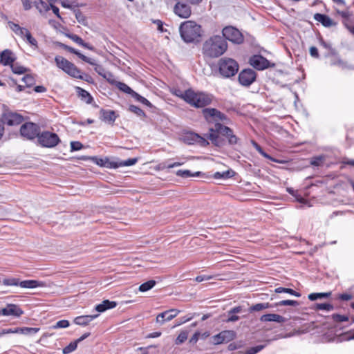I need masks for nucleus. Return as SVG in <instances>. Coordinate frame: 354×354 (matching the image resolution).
Instances as JSON below:
<instances>
[{
	"instance_id": "obj_1",
	"label": "nucleus",
	"mask_w": 354,
	"mask_h": 354,
	"mask_svg": "<svg viewBox=\"0 0 354 354\" xmlns=\"http://www.w3.org/2000/svg\"><path fill=\"white\" fill-rule=\"evenodd\" d=\"M220 136L225 137L228 145L231 146L239 144L240 141V139L234 133L233 130L223 124H217L216 128H209V133L206 135V137L214 145L222 147L225 145L226 142Z\"/></svg>"
},
{
	"instance_id": "obj_2",
	"label": "nucleus",
	"mask_w": 354,
	"mask_h": 354,
	"mask_svg": "<svg viewBox=\"0 0 354 354\" xmlns=\"http://www.w3.org/2000/svg\"><path fill=\"white\" fill-rule=\"evenodd\" d=\"M227 49V43L225 39L219 35H214L206 40L203 45L204 55L216 58L222 55Z\"/></svg>"
},
{
	"instance_id": "obj_3",
	"label": "nucleus",
	"mask_w": 354,
	"mask_h": 354,
	"mask_svg": "<svg viewBox=\"0 0 354 354\" xmlns=\"http://www.w3.org/2000/svg\"><path fill=\"white\" fill-rule=\"evenodd\" d=\"M187 103L196 108H203L211 104L212 96L204 92H196L192 88L187 89L180 95Z\"/></svg>"
},
{
	"instance_id": "obj_4",
	"label": "nucleus",
	"mask_w": 354,
	"mask_h": 354,
	"mask_svg": "<svg viewBox=\"0 0 354 354\" xmlns=\"http://www.w3.org/2000/svg\"><path fill=\"white\" fill-rule=\"evenodd\" d=\"M179 32L183 40L186 43L198 42L202 36L201 26L193 21H186L181 24Z\"/></svg>"
},
{
	"instance_id": "obj_5",
	"label": "nucleus",
	"mask_w": 354,
	"mask_h": 354,
	"mask_svg": "<svg viewBox=\"0 0 354 354\" xmlns=\"http://www.w3.org/2000/svg\"><path fill=\"white\" fill-rule=\"evenodd\" d=\"M219 74L224 78L234 76L239 68L237 62L230 57L221 58L218 62Z\"/></svg>"
},
{
	"instance_id": "obj_6",
	"label": "nucleus",
	"mask_w": 354,
	"mask_h": 354,
	"mask_svg": "<svg viewBox=\"0 0 354 354\" xmlns=\"http://www.w3.org/2000/svg\"><path fill=\"white\" fill-rule=\"evenodd\" d=\"M203 114L205 120L209 124H214V127L212 128H216L217 124H229L230 119L227 116L220 111L219 110L214 108H205L203 110Z\"/></svg>"
},
{
	"instance_id": "obj_7",
	"label": "nucleus",
	"mask_w": 354,
	"mask_h": 354,
	"mask_svg": "<svg viewBox=\"0 0 354 354\" xmlns=\"http://www.w3.org/2000/svg\"><path fill=\"white\" fill-rule=\"evenodd\" d=\"M55 61L58 68L70 76L77 79H84L81 71L72 62L62 56H56Z\"/></svg>"
},
{
	"instance_id": "obj_8",
	"label": "nucleus",
	"mask_w": 354,
	"mask_h": 354,
	"mask_svg": "<svg viewBox=\"0 0 354 354\" xmlns=\"http://www.w3.org/2000/svg\"><path fill=\"white\" fill-rule=\"evenodd\" d=\"M37 142L42 147L53 148L61 142V140L57 133L49 131H44L39 133Z\"/></svg>"
},
{
	"instance_id": "obj_9",
	"label": "nucleus",
	"mask_w": 354,
	"mask_h": 354,
	"mask_svg": "<svg viewBox=\"0 0 354 354\" xmlns=\"http://www.w3.org/2000/svg\"><path fill=\"white\" fill-rule=\"evenodd\" d=\"M223 37L226 40L234 44H241L244 41V37L241 32L232 26H227L222 30Z\"/></svg>"
},
{
	"instance_id": "obj_10",
	"label": "nucleus",
	"mask_w": 354,
	"mask_h": 354,
	"mask_svg": "<svg viewBox=\"0 0 354 354\" xmlns=\"http://www.w3.org/2000/svg\"><path fill=\"white\" fill-rule=\"evenodd\" d=\"M39 133V126L33 122H26L20 128L21 135L28 140H32L37 138Z\"/></svg>"
},
{
	"instance_id": "obj_11",
	"label": "nucleus",
	"mask_w": 354,
	"mask_h": 354,
	"mask_svg": "<svg viewBox=\"0 0 354 354\" xmlns=\"http://www.w3.org/2000/svg\"><path fill=\"white\" fill-rule=\"evenodd\" d=\"M249 63L252 67L259 71L275 66V64L270 63V61L261 55H252L249 59Z\"/></svg>"
},
{
	"instance_id": "obj_12",
	"label": "nucleus",
	"mask_w": 354,
	"mask_h": 354,
	"mask_svg": "<svg viewBox=\"0 0 354 354\" xmlns=\"http://www.w3.org/2000/svg\"><path fill=\"white\" fill-rule=\"evenodd\" d=\"M183 140L187 145H198L206 147L209 145L206 138L194 132H187L183 136Z\"/></svg>"
},
{
	"instance_id": "obj_13",
	"label": "nucleus",
	"mask_w": 354,
	"mask_h": 354,
	"mask_svg": "<svg viewBox=\"0 0 354 354\" xmlns=\"http://www.w3.org/2000/svg\"><path fill=\"white\" fill-rule=\"evenodd\" d=\"M257 78L256 72L251 69H243L240 72L238 77L239 84L243 86H250Z\"/></svg>"
},
{
	"instance_id": "obj_14",
	"label": "nucleus",
	"mask_w": 354,
	"mask_h": 354,
	"mask_svg": "<svg viewBox=\"0 0 354 354\" xmlns=\"http://www.w3.org/2000/svg\"><path fill=\"white\" fill-rule=\"evenodd\" d=\"M24 314V310L19 305L8 304L6 307L0 309V316L12 317L18 318Z\"/></svg>"
},
{
	"instance_id": "obj_15",
	"label": "nucleus",
	"mask_w": 354,
	"mask_h": 354,
	"mask_svg": "<svg viewBox=\"0 0 354 354\" xmlns=\"http://www.w3.org/2000/svg\"><path fill=\"white\" fill-rule=\"evenodd\" d=\"M180 312L179 310L176 308L165 310L156 316V322L160 325H162L165 322L171 321L175 318Z\"/></svg>"
},
{
	"instance_id": "obj_16",
	"label": "nucleus",
	"mask_w": 354,
	"mask_h": 354,
	"mask_svg": "<svg viewBox=\"0 0 354 354\" xmlns=\"http://www.w3.org/2000/svg\"><path fill=\"white\" fill-rule=\"evenodd\" d=\"M174 13L180 18H188L190 17L192 10L189 6L186 3L178 2L174 8Z\"/></svg>"
},
{
	"instance_id": "obj_17",
	"label": "nucleus",
	"mask_w": 354,
	"mask_h": 354,
	"mask_svg": "<svg viewBox=\"0 0 354 354\" xmlns=\"http://www.w3.org/2000/svg\"><path fill=\"white\" fill-rule=\"evenodd\" d=\"M82 160H86L89 159V158L87 157H83L82 158ZM90 159L92 160L93 162L95 163L97 165H99L100 167H104L107 168H118V162H111L109 160V158H98L96 156L91 157Z\"/></svg>"
},
{
	"instance_id": "obj_18",
	"label": "nucleus",
	"mask_w": 354,
	"mask_h": 354,
	"mask_svg": "<svg viewBox=\"0 0 354 354\" xmlns=\"http://www.w3.org/2000/svg\"><path fill=\"white\" fill-rule=\"evenodd\" d=\"M118 118V115L113 110L102 109L100 111V119L105 123L113 124Z\"/></svg>"
},
{
	"instance_id": "obj_19",
	"label": "nucleus",
	"mask_w": 354,
	"mask_h": 354,
	"mask_svg": "<svg viewBox=\"0 0 354 354\" xmlns=\"http://www.w3.org/2000/svg\"><path fill=\"white\" fill-rule=\"evenodd\" d=\"M17 57L10 49H6L0 53V64L10 66L16 60Z\"/></svg>"
},
{
	"instance_id": "obj_20",
	"label": "nucleus",
	"mask_w": 354,
	"mask_h": 354,
	"mask_svg": "<svg viewBox=\"0 0 354 354\" xmlns=\"http://www.w3.org/2000/svg\"><path fill=\"white\" fill-rule=\"evenodd\" d=\"M61 46L64 49L66 50L67 51L76 55L79 58H80L84 62H85L91 65H93V66L96 65L95 59L85 56L84 55L82 54L80 51L75 49L74 48L67 46L66 44H61Z\"/></svg>"
},
{
	"instance_id": "obj_21",
	"label": "nucleus",
	"mask_w": 354,
	"mask_h": 354,
	"mask_svg": "<svg viewBox=\"0 0 354 354\" xmlns=\"http://www.w3.org/2000/svg\"><path fill=\"white\" fill-rule=\"evenodd\" d=\"M24 120L21 115L17 113H9L5 117L4 124L9 126H16L20 124Z\"/></svg>"
},
{
	"instance_id": "obj_22",
	"label": "nucleus",
	"mask_w": 354,
	"mask_h": 354,
	"mask_svg": "<svg viewBox=\"0 0 354 354\" xmlns=\"http://www.w3.org/2000/svg\"><path fill=\"white\" fill-rule=\"evenodd\" d=\"M314 19L322 24L324 27H331L335 25V23L326 15L316 13L313 17Z\"/></svg>"
},
{
	"instance_id": "obj_23",
	"label": "nucleus",
	"mask_w": 354,
	"mask_h": 354,
	"mask_svg": "<svg viewBox=\"0 0 354 354\" xmlns=\"http://www.w3.org/2000/svg\"><path fill=\"white\" fill-rule=\"evenodd\" d=\"M19 286L23 288L32 289L38 287H45L46 283L41 281L30 279L20 281Z\"/></svg>"
},
{
	"instance_id": "obj_24",
	"label": "nucleus",
	"mask_w": 354,
	"mask_h": 354,
	"mask_svg": "<svg viewBox=\"0 0 354 354\" xmlns=\"http://www.w3.org/2000/svg\"><path fill=\"white\" fill-rule=\"evenodd\" d=\"M260 320L263 322H274L277 323H283L286 319L278 314H265L260 317Z\"/></svg>"
},
{
	"instance_id": "obj_25",
	"label": "nucleus",
	"mask_w": 354,
	"mask_h": 354,
	"mask_svg": "<svg viewBox=\"0 0 354 354\" xmlns=\"http://www.w3.org/2000/svg\"><path fill=\"white\" fill-rule=\"evenodd\" d=\"M10 28L18 36H19L22 39H25V35H26L27 31L28 30L26 28L21 27L19 24H15L13 21H8V23Z\"/></svg>"
},
{
	"instance_id": "obj_26",
	"label": "nucleus",
	"mask_w": 354,
	"mask_h": 354,
	"mask_svg": "<svg viewBox=\"0 0 354 354\" xmlns=\"http://www.w3.org/2000/svg\"><path fill=\"white\" fill-rule=\"evenodd\" d=\"M99 316L98 314L96 315H81L78 316L75 318L74 323L77 325L80 326H86L88 325L91 321L95 319Z\"/></svg>"
},
{
	"instance_id": "obj_27",
	"label": "nucleus",
	"mask_w": 354,
	"mask_h": 354,
	"mask_svg": "<svg viewBox=\"0 0 354 354\" xmlns=\"http://www.w3.org/2000/svg\"><path fill=\"white\" fill-rule=\"evenodd\" d=\"M117 302L114 301H109L108 299L104 300L102 303L95 306V310L97 312L103 313L109 309H112L116 307Z\"/></svg>"
},
{
	"instance_id": "obj_28",
	"label": "nucleus",
	"mask_w": 354,
	"mask_h": 354,
	"mask_svg": "<svg viewBox=\"0 0 354 354\" xmlns=\"http://www.w3.org/2000/svg\"><path fill=\"white\" fill-rule=\"evenodd\" d=\"M76 91L78 97L83 102H86V104H91L93 101V98L91 96V95L86 90L80 88V87H76Z\"/></svg>"
},
{
	"instance_id": "obj_29",
	"label": "nucleus",
	"mask_w": 354,
	"mask_h": 354,
	"mask_svg": "<svg viewBox=\"0 0 354 354\" xmlns=\"http://www.w3.org/2000/svg\"><path fill=\"white\" fill-rule=\"evenodd\" d=\"M176 175L178 176L187 178L190 177H199L203 175L201 171H196L195 173H192L190 170L188 169H179L176 171Z\"/></svg>"
},
{
	"instance_id": "obj_30",
	"label": "nucleus",
	"mask_w": 354,
	"mask_h": 354,
	"mask_svg": "<svg viewBox=\"0 0 354 354\" xmlns=\"http://www.w3.org/2000/svg\"><path fill=\"white\" fill-rule=\"evenodd\" d=\"M33 6L41 14H44L50 10V5L43 0H35Z\"/></svg>"
},
{
	"instance_id": "obj_31",
	"label": "nucleus",
	"mask_w": 354,
	"mask_h": 354,
	"mask_svg": "<svg viewBox=\"0 0 354 354\" xmlns=\"http://www.w3.org/2000/svg\"><path fill=\"white\" fill-rule=\"evenodd\" d=\"M331 319H333V321L334 322L338 323V324L343 323V322H346L347 324L344 325V326H348L352 322H354V319H353L351 322H349V318H348V317L347 315H339V314H333L331 315Z\"/></svg>"
},
{
	"instance_id": "obj_32",
	"label": "nucleus",
	"mask_w": 354,
	"mask_h": 354,
	"mask_svg": "<svg viewBox=\"0 0 354 354\" xmlns=\"http://www.w3.org/2000/svg\"><path fill=\"white\" fill-rule=\"evenodd\" d=\"M234 174L235 172L232 169H228L222 172L217 171L213 176L215 179H228L233 177Z\"/></svg>"
},
{
	"instance_id": "obj_33",
	"label": "nucleus",
	"mask_w": 354,
	"mask_h": 354,
	"mask_svg": "<svg viewBox=\"0 0 354 354\" xmlns=\"http://www.w3.org/2000/svg\"><path fill=\"white\" fill-rule=\"evenodd\" d=\"M331 295V292H314L308 295V298L310 301H315L318 299L328 298Z\"/></svg>"
},
{
	"instance_id": "obj_34",
	"label": "nucleus",
	"mask_w": 354,
	"mask_h": 354,
	"mask_svg": "<svg viewBox=\"0 0 354 354\" xmlns=\"http://www.w3.org/2000/svg\"><path fill=\"white\" fill-rule=\"evenodd\" d=\"M25 39L28 44H30L34 49L38 48V42L37 39L32 37L31 32L28 30L26 32V35H25Z\"/></svg>"
},
{
	"instance_id": "obj_35",
	"label": "nucleus",
	"mask_w": 354,
	"mask_h": 354,
	"mask_svg": "<svg viewBox=\"0 0 354 354\" xmlns=\"http://www.w3.org/2000/svg\"><path fill=\"white\" fill-rule=\"evenodd\" d=\"M275 292L277 293H288L291 295L295 296L297 297H301V293L299 292H297L291 288H283V287H279L275 289Z\"/></svg>"
},
{
	"instance_id": "obj_36",
	"label": "nucleus",
	"mask_w": 354,
	"mask_h": 354,
	"mask_svg": "<svg viewBox=\"0 0 354 354\" xmlns=\"http://www.w3.org/2000/svg\"><path fill=\"white\" fill-rule=\"evenodd\" d=\"M315 310H326V311H331L334 309L333 305L330 304H319L317 303L315 304L314 308Z\"/></svg>"
},
{
	"instance_id": "obj_37",
	"label": "nucleus",
	"mask_w": 354,
	"mask_h": 354,
	"mask_svg": "<svg viewBox=\"0 0 354 354\" xmlns=\"http://www.w3.org/2000/svg\"><path fill=\"white\" fill-rule=\"evenodd\" d=\"M12 71L15 74H23L27 71V68L23 66H21L18 63H12L10 66Z\"/></svg>"
},
{
	"instance_id": "obj_38",
	"label": "nucleus",
	"mask_w": 354,
	"mask_h": 354,
	"mask_svg": "<svg viewBox=\"0 0 354 354\" xmlns=\"http://www.w3.org/2000/svg\"><path fill=\"white\" fill-rule=\"evenodd\" d=\"M155 285H156V281L154 280L147 281V282L142 283L139 286V290L142 292H147V291L151 290L152 288H153Z\"/></svg>"
},
{
	"instance_id": "obj_39",
	"label": "nucleus",
	"mask_w": 354,
	"mask_h": 354,
	"mask_svg": "<svg viewBox=\"0 0 354 354\" xmlns=\"http://www.w3.org/2000/svg\"><path fill=\"white\" fill-rule=\"evenodd\" d=\"M221 333L225 343L230 342L236 337V333L234 330H227L221 331Z\"/></svg>"
},
{
	"instance_id": "obj_40",
	"label": "nucleus",
	"mask_w": 354,
	"mask_h": 354,
	"mask_svg": "<svg viewBox=\"0 0 354 354\" xmlns=\"http://www.w3.org/2000/svg\"><path fill=\"white\" fill-rule=\"evenodd\" d=\"M251 144L252 146L255 148V149L264 158L268 159V160H273L272 158L266 152L263 151V149L261 148V147L254 140H251Z\"/></svg>"
},
{
	"instance_id": "obj_41",
	"label": "nucleus",
	"mask_w": 354,
	"mask_h": 354,
	"mask_svg": "<svg viewBox=\"0 0 354 354\" xmlns=\"http://www.w3.org/2000/svg\"><path fill=\"white\" fill-rule=\"evenodd\" d=\"M39 330V328L23 327L19 328V333L23 335L36 334Z\"/></svg>"
},
{
	"instance_id": "obj_42",
	"label": "nucleus",
	"mask_w": 354,
	"mask_h": 354,
	"mask_svg": "<svg viewBox=\"0 0 354 354\" xmlns=\"http://www.w3.org/2000/svg\"><path fill=\"white\" fill-rule=\"evenodd\" d=\"M3 284L9 286H19L20 280L18 278H6L2 281Z\"/></svg>"
},
{
	"instance_id": "obj_43",
	"label": "nucleus",
	"mask_w": 354,
	"mask_h": 354,
	"mask_svg": "<svg viewBox=\"0 0 354 354\" xmlns=\"http://www.w3.org/2000/svg\"><path fill=\"white\" fill-rule=\"evenodd\" d=\"M118 88L127 93V94H130L132 97L134 96V93H136V91H134L133 90H132L127 84H126L125 83H123V82H118Z\"/></svg>"
},
{
	"instance_id": "obj_44",
	"label": "nucleus",
	"mask_w": 354,
	"mask_h": 354,
	"mask_svg": "<svg viewBox=\"0 0 354 354\" xmlns=\"http://www.w3.org/2000/svg\"><path fill=\"white\" fill-rule=\"evenodd\" d=\"M269 306H270V305L268 303H259V304L252 305L250 308L249 311L250 313L254 312V311H260L263 309H266V308H269Z\"/></svg>"
},
{
	"instance_id": "obj_45",
	"label": "nucleus",
	"mask_w": 354,
	"mask_h": 354,
	"mask_svg": "<svg viewBox=\"0 0 354 354\" xmlns=\"http://www.w3.org/2000/svg\"><path fill=\"white\" fill-rule=\"evenodd\" d=\"M78 343L75 340L71 342L68 346L64 347L62 350L63 354H69L74 351L77 347Z\"/></svg>"
},
{
	"instance_id": "obj_46",
	"label": "nucleus",
	"mask_w": 354,
	"mask_h": 354,
	"mask_svg": "<svg viewBox=\"0 0 354 354\" xmlns=\"http://www.w3.org/2000/svg\"><path fill=\"white\" fill-rule=\"evenodd\" d=\"M22 81L24 82L26 87H31L35 84V77L31 75H26L23 78Z\"/></svg>"
},
{
	"instance_id": "obj_47",
	"label": "nucleus",
	"mask_w": 354,
	"mask_h": 354,
	"mask_svg": "<svg viewBox=\"0 0 354 354\" xmlns=\"http://www.w3.org/2000/svg\"><path fill=\"white\" fill-rule=\"evenodd\" d=\"M138 102L146 105L148 107H151L152 104L145 97H142L138 93H134V96L133 97Z\"/></svg>"
},
{
	"instance_id": "obj_48",
	"label": "nucleus",
	"mask_w": 354,
	"mask_h": 354,
	"mask_svg": "<svg viewBox=\"0 0 354 354\" xmlns=\"http://www.w3.org/2000/svg\"><path fill=\"white\" fill-rule=\"evenodd\" d=\"M138 160V158H129L127 160L121 161L120 162L118 163V167H128L135 165Z\"/></svg>"
},
{
	"instance_id": "obj_49",
	"label": "nucleus",
	"mask_w": 354,
	"mask_h": 354,
	"mask_svg": "<svg viewBox=\"0 0 354 354\" xmlns=\"http://www.w3.org/2000/svg\"><path fill=\"white\" fill-rule=\"evenodd\" d=\"M278 306H298L299 305V303L297 301L295 300H281L279 301L276 304Z\"/></svg>"
},
{
	"instance_id": "obj_50",
	"label": "nucleus",
	"mask_w": 354,
	"mask_h": 354,
	"mask_svg": "<svg viewBox=\"0 0 354 354\" xmlns=\"http://www.w3.org/2000/svg\"><path fill=\"white\" fill-rule=\"evenodd\" d=\"M129 111L132 113H134L138 116L140 117H145V113L143 111L142 109H141L140 107L136 105H130L129 108Z\"/></svg>"
},
{
	"instance_id": "obj_51",
	"label": "nucleus",
	"mask_w": 354,
	"mask_h": 354,
	"mask_svg": "<svg viewBox=\"0 0 354 354\" xmlns=\"http://www.w3.org/2000/svg\"><path fill=\"white\" fill-rule=\"evenodd\" d=\"M70 325L69 322L66 319H62L56 322L55 325L52 326L53 328H65L68 327Z\"/></svg>"
},
{
	"instance_id": "obj_52",
	"label": "nucleus",
	"mask_w": 354,
	"mask_h": 354,
	"mask_svg": "<svg viewBox=\"0 0 354 354\" xmlns=\"http://www.w3.org/2000/svg\"><path fill=\"white\" fill-rule=\"evenodd\" d=\"M324 160V157L323 156H319L313 157L310 160V164L315 167H319L322 165Z\"/></svg>"
},
{
	"instance_id": "obj_53",
	"label": "nucleus",
	"mask_w": 354,
	"mask_h": 354,
	"mask_svg": "<svg viewBox=\"0 0 354 354\" xmlns=\"http://www.w3.org/2000/svg\"><path fill=\"white\" fill-rule=\"evenodd\" d=\"M265 345H257L251 348H249L245 354H256L263 350L265 348Z\"/></svg>"
},
{
	"instance_id": "obj_54",
	"label": "nucleus",
	"mask_w": 354,
	"mask_h": 354,
	"mask_svg": "<svg viewBox=\"0 0 354 354\" xmlns=\"http://www.w3.org/2000/svg\"><path fill=\"white\" fill-rule=\"evenodd\" d=\"M187 339V333L185 331H182L178 335L175 340L176 344L178 345L183 343Z\"/></svg>"
},
{
	"instance_id": "obj_55",
	"label": "nucleus",
	"mask_w": 354,
	"mask_h": 354,
	"mask_svg": "<svg viewBox=\"0 0 354 354\" xmlns=\"http://www.w3.org/2000/svg\"><path fill=\"white\" fill-rule=\"evenodd\" d=\"M75 17L80 24L86 25V19L80 10L75 11Z\"/></svg>"
},
{
	"instance_id": "obj_56",
	"label": "nucleus",
	"mask_w": 354,
	"mask_h": 354,
	"mask_svg": "<svg viewBox=\"0 0 354 354\" xmlns=\"http://www.w3.org/2000/svg\"><path fill=\"white\" fill-rule=\"evenodd\" d=\"M183 164V162H171V163H169L168 162H162L161 165H162V167L163 169H165V168L171 169V168L181 166Z\"/></svg>"
},
{
	"instance_id": "obj_57",
	"label": "nucleus",
	"mask_w": 354,
	"mask_h": 354,
	"mask_svg": "<svg viewBox=\"0 0 354 354\" xmlns=\"http://www.w3.org/2000/svg\"><path fill=\"white\" fill-rule=\"evenodd\" d=\"M83 147V145L78 141H72L71 142V151H75L82 149Z\"/></svg>"
},
{
	"instance_id": "obj_58",
	"label": "nucleus",
	"mask_w": 354,
	"mask_h": 354,
	"mask_svg": "<svg viewBox=\"0 0 354 354\" xmlns=\"http://www.w3.org/2000/svg\"><path fill=\"white\" fill-rule=\"evenodd\" d=\"M10 333H19V328L17 327L14 328H3L0 330V337L3 335Z\"/></svg>"
},
{
	"instance_id": "obj_59",
	"label": "nucleus",
	"mask_w": 354,
	"mask_h": 354,
	"mask_svg": "<svg viewBox=\"0 0 354 354\" xmlns=\"http://www.w3.org/2000/svg\"><path fill=\"white\" fill-rule=\"evenodd\" d=\"M66 36L71 39L72 41H73L74 42H75L76 44H77L78 45H81L82 41H83V39L79 37L77 35H75V34H67Z\"/></svg>"
},
{
	"instance_id": "obj_60",
	"label": "nucleus",
	"mask_w": 354,
	"mask_h": 354,
	"mask_svg": "<svg viewBox=\"0 0 354 354\" xmlns=\"http://www.w3.org/2000/svg\"><path fill=\"white\" fill-rule=\"evenodd\" d=\"M22 3L23 8L25 10H29L33 6L35 0H20Z\"/></svg>"
},
{
	"instance_id": "obj_61",
	"label": "nucleus",
	"mask_w": 354,
	"mask_h": 354,
	"mask_svg": "<svg viewBox=\"0 0 354 354\" xmlns=\"http://www.w3.org/2000/svg\"><path fill=\"white\" fill-rule=\"evenodd\" d=\"M213 339L214 344H221L223 343H225L221 333H219L218 334L213 336Z\"/></svg>"
},
{
	"instance_id": "obj_62",
	"label": "nucleus",
	"mask_w": 354,
	"mask_h": 354,
	"mask_svg": "<svg viewBox=\"0 0 354 354\" xmlns=\"http://www.w3.org/2000/svg\"><path fill=\"white\" fill-rule=\"evenodd\" d=\"M337 298L341 301H348L353 298V296L349 293H342L339 294Z\"/></svg>"
},
{
	"instance_id": "obj_63",
	"label": "nucleus",
	"mask_w": 354,
	"mask_h": 354,
	"mask_svg": "<svg viewBox=\"0 0 354 354\" xmlns=\"http://www.w3.org/2000/svg\"><path fill=\"white\" fill-rule=\"evenodd\" d=\"M227 313V319H226L227 322H234L239 319V317L236 315V314L230 313V311H228Z\"/></svg>"
},
{
	"instance_id": "obj_64",
	"label": "nucleus",
	"mask_w": 354,
	"mask_h": 354,
	"mask_svg": "<svg viewBox=\"0 0 354 354\" xmlns=\"http://www.w3.org/2000/svg\"><path fill=\"white\" fill-rule=\"evenodd\" d=\"M212 278V276L210 275H198L195 278V281L197 282H202L203 281L210 280Z\"/></svg>"
}]
</instances>
